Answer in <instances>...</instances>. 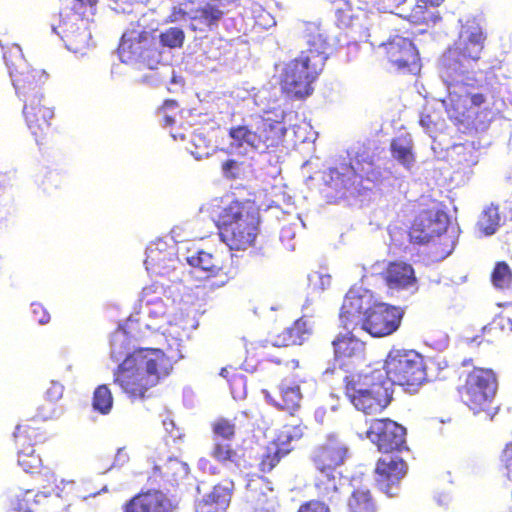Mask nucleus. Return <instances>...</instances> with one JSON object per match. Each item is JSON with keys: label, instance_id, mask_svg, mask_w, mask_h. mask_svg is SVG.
<instances>
[{"label": "nucleus", "instance_id": "f257e3e1", "mask_svg": "<svg viewBox=\"0 0 512 512\" xmlns=\"http://www.w3.org/2000/svg\"><path fill=\"white\" fill-rule=\"evenodd\" d=\"M427 377L423 357L414 350L392 349L382 368L345 376L346 396L364 414L381 412L392 399L394 384L410 394L418 391Z\"/></svg>", "mask_w": 512, "mask_h": 512}, {"label": "nucleus", "instance_id": "f03ea898", "mask_svg": "<svg viewBox=\"0 0 512 512\" xmlns=\"http://www.w3.org/2000/svg\"><path fill=\"white\" fill-rule=\"evenodd\" d=\"M485 36L475 18L461 24L458 40L440 58L439 74L446 88L447 96L441 103L451 120L460 117L470 109L471 97L480 101L482 94H473L477 84L484 79L482 71H475L484 48Z\"/></svg>", "mask_w": 512, "mask_h": 512}, {"label": "nucleus", "instance_id": "7ed1b4c3", "mask_svg": "<svg viewBox=\"0 0 512 512\" xmlns=\"http://www.w3.org/2000/svg\"><path fill=\"white\" fill-rule=\"evenodd\" d=\"M127 324L119 325L111 335V358L120 362L114 381L129 397L144 398L149 388L169 375L171 365L160 349H137L131 346Z\"/></svg>", "mask_w": 512, "mask_h": 512}, {"label": "nucleus", "instance_id": "20e7f679", "mask_svg": "<svg viewBox=\"0 0 512 512\" xmlns=\"http://www.w3.org/2000/svg\"><path fill=\"white\" fill-rule=\"evenodd\" d=\"M294 112H287L280 105L264 110L263 115H250L228 129L230 148L237 154L253 158L254 154L266 155L276 148L291 125Z\"/></svg>", "mask_w": 512, "mask_h": 512}, {"label": "nucleus", "instance_id": "39448f33", "mask_svg": "<svg viewBox=\"0 0 512 512\" xmlns=\"http://www.w3.org/2000/svg\"><path fill=\"white\" fill-rule=\"evenodd\" d=\"M365 436L384 454L376 465V482L382 492L392 497L408 469L407 463L394 453L407 449L406 429L388 418L373 419Z\"/></svg>", "mask_w": 512, "mask_h": 512}, {"label": "nucleus", "instance_id": "423d86ee", "mask_svg": "<svg viewBox=\"0 0 512 512\" xmlns=\"http://www.w3.org/2000/svg\"><path fill=\"white\" fill-rule=\"evenodd\" d=\"M165 52L159 50V43L152 32L142 29L127 30L124 32L118 55L123 63L145 66L150 70L160 69L144 76V81L152 86L165 83L168 79L176 83L174 69L164 64Z\"/></svg>", "mask_w": 512, "mask_h": 512}, {"label": "nucleus", "instance_id": "0eeeda50", "mask_svg": "<svg viewBox=\"0 0 512 512\" xmlns=\"http://www.w3.org/2000/svg\"><path fill=\"white\" fill-rule=\"evenodd\" d=\"M373 162L370 150L364 145L352 146L341 162L323 175L325 185L335 193L332 198H349L362 195L363 175L368 174Z\"/></svg>", "mask_w": 512, "mask_h": 512}, {"label": "nucleus", "instance_id": "6e6552de", "mask_svg": "<svg viewBox=\"0 0 512 512\" xmlns=\"http://www.w3.org/2000/svg\"><path fill=\"white\" fill-rule=\"evenodd\" d=\"M257 218L240 202H233L221 209L215 219L219 236L229 250H245L257 236Z\"/></svg>", "mask_w": 512, "mask_h": 512}, {"label": "nucleus", "instance_id": "1a4fd4ad", "mask_svg": "<svg viewBox=\"0 0 512 512\" xmlns=\"http://www.w3.org/2000/svg\"><path fill=\"white\" fill-rule=\"evenodd\" d=\"M4 60L20 101L26 102L34 96L36 99L44 98L42 85L48 75L44 70L32 69L29 66L19 45L14 44L8 52H5Z\"/></svg>", "mask_w": 512, "mask_h": 512}, {"label": "nucleus", "instance_id": "9d476101", "mask_svg": "<svg viewBox=\"0 0 512 512\" xmlns=\"http://www.w3.org/2000/svg\"><path fill=\"white\" fill-rule=\"evenodd\" d=\"M498 388L495 373L491 369L475 368L467 375L465 385L459 390L462 402L474 414L489 409Z\"/></svg>", "mask_w": 512, "mask_h": 512}, {"label": "nucleus", "instance_id": "9b49d317", "mask_svg": "<svg viewBox=\"0 0 512 512\" xmlns=\"http://www.w3.org/2000/svg\"><path fill=\"white\" fill-rule=\"evenodd\" d=\"M97 2L98 0H75L71 11L60 14V25L52 26V30L61 37L68 49L78 51L89 45L91 32L88 29L87 19L82 17L85 13L83 7L88 6L93 9Z\"/></svg>", "mask_w": 512, "mask_h": 512}, {"label": "nucleus", "instance_id": "f8f14e48", "mask_svg": "<svg viewBox=\"0 0 512 512\" xmlns=\"http://www.w3.org/2000/svg\"><path fill=\"white\" fill-rule=\"evenodd\" d=\"M323 67L315 66L306 52L285 65L281 74V85L287 94L298 99L309 96L313 92L312 83L315 81Z\"/></svg>", "mask_w": 512, "mask_h": 512}, {"label": "nucleus", "instance_id": "ddd939ff", "mask_svg": "<svg viewBox=\"0 0 512 512\" xmlns=\"http://www.w3.org/2000/svg\"><path fill=\"white\" fill-rule=\"evenodd\" d=\"M378 302L370 290L363 287H352L346 293L340 311L339 319L343 328L355 330Z\"/></svg>", "mask_w": 512, "mask_h": 512}, {"label": "nucleus", "instance_id": "4468645a", "mask_svg": "<svg viewBox=\"0 0 512 512\" xmlns=\"http://www.w3.org/2000/svg\"><path fill=\"white\" fill-rule=\"evenodd\" d=\"M215 434L211 456L233 473L246 468V460L234 449L229 441L235 434V426L226 419H220L213 425Z\"/></svg>", "mask_w": 512, "mask_h": 512}, {"label": "nucleus", "instance_id": "2eb2a0df", "mask_svg": "<svg viewBox=\"0 0 512 512\" xmlns=\"http://www.w3.org/2000/svg\"><path fill=\"white\" fill-rule=\"evenodd\" d=\"M371 45L383 47L388 60L399 70L416 74L420 70V58L415 44L406 37L395 35L387 41L377 40L371 34Z\"/></svg>", "mask_w": 512, "mask_h": 512}, {"label": "nucleus", "instance_id": "dca6fc26", "mask_svg": "<svg viewBox=\"0 0 512 512\" xmlns=\"http://www.w3.org/2000/svg\"><path fill=\"white\" fill-rule=\"evenodd\" d=\"M305 429L306 426L302 424L299 418H296L294 415L291 416L290 421L283 426L278 436V443L267 447L262 454L259 463L260 471L264 473L272 471L280 459L289 453L291 443L303 437Z\"/></svg>", "mask_w": 512, "mask_h": 512}, {"label": "nucleus", "instance_id": "f3484780", "mask_svg": "<svg viewBox=\"0 0 512 512\" xmlns=\"http://www.w3.org/2000/svg\"><path fill=\"white\" fill-rule=\"evenodd\" d=\"M403 316L404 311L400 307L378 302L359 328L372 337L389 336L398 330Z\"/></svg>", "mask_w": 512, "mask_h": 512}, {"label": "nucleus", "instance_id": "a211bd4d", "mask_svg": "<svg viewBox=\"0 0 512 512\" xmlns=\"http://www.w3.org/2000/svg\"><path fill=\"white\" fill-rule=\"evenodd\" d=\"M280 400H275L270 395L266 396L267 401L281 410H286L293 416L300 408V402L304 397H311L317 389V382L310 379L285 378L279 384Z\"/></svg>", "mask_w": 512, "mask_h": 512}, {"label": "nucleus", "instance_id": "6ab92c4d", "mask_svg": "<svg viewBox=\"0 0 512 512\" xmlns=\"http://www.w3.org/2000/svg\"><path fill=\"white\" fill-rule=\"evenodd\" d=\"M303 40L306 49V56L315 62V66L324 67L326 60L333 51V38L328 29L319 22H308L304 26Z\"/></svg>", "mask_w": 512, "mask_h": 512}, {"label": "nucleus", "instance_id": "aec40b11", "mask_svg": "<svg viewBox=\"0 0 512 512\" xmlns=\"http://www.w3.org/2000/svg\"><path fill=\"white\" fill-rule=\"evenodd\" d=\"M448 215L441 210H425L419 213L411 226L409 237L411 242L427 244L434 237H439L447 231Z\"/></svg>", "mask_w": 512, "mask_h": 512}, {"label": "nucleus", "instance_id": "412c9836", "mask_svg": "<svg viewBox=\"0 0 512 512\" xmlns=\"http://www.w3.org/2000/svg\"><path fill=\"white\" fill-rule=\"evenodd\" d=\"M501 81L493 72L484 74V79L477 84V88L473 94H482L480 101H474L471 98L472 107H480L482 104L488 103L489 98L493 100V104L501 102L503 106L512 105V82L506 78Z\"/></svg>", "mask_w": 512, "mask_h": 512}, {"label": "nucleus", "instance_id": "4be33fe9", "mask_svg": "<svg viewBox=\"0 0 512 512\" xmlns=\"http://www.w3.org/2000/svg\"><path fill=\"white\" fill-rule=\"evenodd\" d=\"M348 457V448L336 439H329L324 445L313 451L312 459L321 475L336 473V468L343 465Z\"/></svg>", "mask_w": 512, "mask_h": 512}, {"label": "nucleus", "instance_id": "5701e85b", "mask_svg": "<svg viewBox=\"0 0 512 512\" xmlns=\"http://www.w3.org/2000/svg\"><path fill=\"white\" fill-rule=\"evenodd\" d=\"M22 113L28 129L36 141L50 127V120L54 117L53 108L48 106L45 99H36L35 96L23 102Z\"/></svg>", "mask_w": 512, "mask_h": 512}, {"label": "nucleus", "instance_id": "b1692460", "mask_svg": "<svg viewBox=\"0 0 512 512\" xmlns=\"http://www.w3.org/2000/svg\"><path fill=\"white\" fill-rule=\"evenodd\" d=\"M172 500L161 490H148L131 498L124 505V512H172Z\"/></svg>", "mask_w": 512, "mask_h": 512}, {"label": "nucleus", "instance_id": "393cba45", "mask_svg": "<svg viewBox=\"0 0 512 512\" xmlns=\"http://www.w3.org/2000/svg\"><path fill=\"white\" fill-rule=\"evenodd\" d=\"M345 335H339L333 340L332 345L335 354V364L341 370H346L355 361L362 359L365 343L352 334V329Z\"/></svg>", "mask_w": 512, "mask_h": 512}, {"label": "nucleus", "instance_id": "a878e982", "mask_svg": "<svg viewBox=\"0 0 512 512\" xmlns=\"http://www.w3.org/2000/svg\"><path fill=\"white\" fill-rule=\"evenodd\" d=\"M234 488L233 481L225 480L215 485L213 490L207 494L196 507L197 512H226Z\"/></svg>", "mask_w": 512, "mask_h": 512}, {"label": "nucleus", "instance_id": "bb28decb", "mask_svg": "<svg viewBox=\"0 0 512 512\" xmlns=\"http://www.w3.org/2000/svg\"><path fill=\"white\" fill-rule=\"evenodd\" d=\"M385 281L393 290H417L416 277L411 265L404 262L389 263L384 274Z\"/></svg>", "mask_w": 512, "mask_h": 512}, {"label": "nucleus", "instance_id": "cd10ccee", "mask_svg": "<svg viewBox=\"0 0 512 512\" xmlns=\"http://www.w3.org/2000/svg\"><path fill=\"white\" fill-rule=\"evenodd\" d=\"M184 259L189 266L204 273L205 278L217 276L223 269V262L217 255L203 250L189 252Z\"/></svg>", "mask_w": 512, "mask_h": 512}, {"label": "nucleus", "instance_id": "c85d7f7f", "mask_svg": "<svg viewBox=\"0 0 512 512\" xmlns=\"http://www.w3.org/2000/svg\"><path fill=\"white\" fill-rule=\"evenodd\" d=\"M392 157L406 170H410L415 162L413 140L409 133H402L394 138L390 145Z\"/></svg>", "mask_w": 512, "mask_h": 512}, {"label": "nucleus", "instance_id": "c756f323", "mask_svg": "<svg viewBox=\"0 0 512 512\" xmlns=\"http://www.w3.org/2000/svg\"><path fill=\"white\" fill-rule=\"evenodd\" d=\"M309 333L307 320L300 318L292 327L286 328L281 335L277 336L273 344L275 346L301 345Z\"/></svg>", "mask_w": 512, "mask_h": 512}, {"label": "nucleus", "instance_id": "7c9ffc66", "mask_svg": "<svg viewBox=\"0 0 512 512\" xmlns=\"http://www.w3.org/2000/svg\"><path fill=\"white\" fill-rule=\"evenodd\" d=\"M153 35L159 43V50L165 52L164 64L169 65L170 51L165 50V48H168L169 50L181 48L185 40L184 31L179 27H170L159 34L153 33Z\"/></svg>", "mask_w": 512, "mask_h": 512}, {"label": "nucleus", "instance_id": "2f4dec72", "mask_svg": "<svg viewBox=\"0 0 512 512\" xmlns=\"http://www.w3.org/2000/svg\"><path fill=\"white\" fill-rule=\"evenodd\" d=\"M342 485V478L340 476L337 478L336 473L327 476L320 474L316 488L319 496L323 499H327L331 503H336L340 500V489Z\"/></svg>", "mask_w": 512, "mask_h": 512}, {"label": "nucleus", "instance_id": "473e14b6", "mask_svg": "<svg viewBox=\"0 0 512 512\" xmlns=\"http://www.w3.org/2000/svg\"><path fill=\"white\" fill-rule=\"evenodd\" d=\"M224 12L212 4H205L195 11L192 19L205 25L208 30L212 31L218 27L219 21L222 19Z\"/></svg>", "mask_w": 512, "mask_h": 512}, {"label": "nucleus", "instance_id": "72a5a7b5", "mask_svg": "<svg viewBox=\"0 0 512 512\" xmlns=\"http://www.w3.org/2000/svg\"><path fill=\"white\" fill-rule=\"evenodd\" d=\"M349 512H376V504L369 490H355L348 500Z\"/></svg>", "mask_w": 512, "mask_h": 512}, {"label": "nucleus", "instance_id": "f704fd0d", "mask_svg": "<svg viewBox=\"0 0 512 512\" xmlns=\"http://www.w3.org/2000/svg\"><path fill=\"white\" fill-rule=\"evenodd\" d=\"M143 296L140 299V313L147 315L150 319L156 320L163 317L166 313V306L159 297L146 299L148 289H143Z\"/></svg>", "mask_w": 512, "mask_h": 512}, {"label": "nucleus", "instance_id": "c9c22d12", "mask_svg": "<svg viewBox=\"0 0 512 512\" xmlns=\"http://www.w3.org/2000/svg\"><path fill=\"white\" fill-rule=\"evenodd\" d=\"M500 216L498 213V208L491 205L483 210L481 213L477 225L479 229L485 235H492L496 232V229L499 225Z\"/></svg>", "mask_w": 512, "mask_h": 512}, {"label": "nucleus", "instance_id": "e433bc0d", "mask_svg": "<svg viewBox=\"0 0 512 512\" xmlns=\"http://www.w3.org/2000/svg\"><path fill=\"white\" fill-rule=\"evenodd\" d=\"M178 260L179 259L176 258L175 247L171 246L168 252L160 256L159 261L146 262L145 260L144 264L148 271L152 270L155 273L164 274L169 272L170 269H175V264Z\"/></svg>", "mask_w": 512, "mask_h": 512}, {"label": "nucleus", "instance_id": "4c0bfd02", "mask_svg": "<svg viewBox=\"0 0 512 512\" xmlns=\"http://www.w3.org/2000/svg\"><path fill=\"white\" fill-rule=\"evenodd\" d=\"M304 227L305 223L299 215L295 216L292 222L282 226L280 231V241L287 250L293 251L295 249V242H293V240L298 230L303 229Z\"/></svg>", "mask_w": 512, "mask_h": 512}, {"label": "nucleus", "instance_id": "58836bf2", "mask_svg": "<svg viewBox=\"0 0 512 512\" xmlns=\"http://www.w3.org/2000/svg\"><path fill=\"white\" fill-rule=\"evenodd\" d=\"M41 458L35 454L33 446L29 445L18 452V464L27 473L36 472L41 466Z\"/></svg>", "mask_w": 512, "mask_h": 512}, {"label": "nucleus", "instance_id": "ea45409f", "mask_svg": "<svg viewBox=\"0 0 512 512\" xmlns=\"http://www.w3.org/2000/svg\"><path fill=\"white\" fill-rule=\"evenodd\" d=\"M93 408L101 414L110 412L113 405L111 391L106 385H100L96 388L93 396Z\"/></svg>", "mask_w": 512, "mask_h": 512}, {"label": "nucleus", "instance_id": "a19ab883", "mask_svg": "<svg viewBox=\"0 0 512 512\" xmlns=\"http://www.w3.org/2000/svg\"><path fill=\"white\" fill-rule=\"evenodd\" d=\"M491 280L493 285L498 289L508 288L512 282V272L505 262H499L496 264Z\"/></svg>", "mask_w": 512, "mask_h": 512}, {"label": "nucleus", "instance_id": "79ce46f5", "mask_svg": "<svg viewBox=\"0 0 512 512\" xmlns=\"http://www.w3.org/2000/svg\"><path fill=\"white\" fill-rule=\"evenodd\" d=\"M163 474L171 476L173 481L185 477L188 474V465L176 458H170L163 467Z\"/></svg>", "mask_w": 512, "mask_h": 512}, {"label": "nucleus", "instance_id": "37998d69", "mask_svg": "<svg viewBox=\"0 0 512 512\" xmlns=\"http://www.w3.org/2000/svg\"><path fill=\"white\" fill-rule=\"evenodd\" d=\"M413 17L417 19V21H422L426 23L427 25H435L440 19V14L437 10H435V7H427L418 5L414 12Z\"/></svg>", "mask_w": 512, "mask_h": 512}, {"label": "nucleus", "instance_id": "c03bdc74", "mask_svg": "<svg viewBox=\"0 0 512 512\" xmlns=\"http://www.w3.org/2000/svg\"><path fill=\"white\" fill-rule=\"evenodd\" d=\"M367 3V0H345V6L348 7V9H344L342 7V4L339 3V6L336 7L335 13L337 16V21L342 26H348L350 24V20L352 18V15L349 13L353 6H357L358 9H362L360 4Z\"/></svg>", "mask_w": 512, "mask_h": 512}, {"label": "nucleus", "instance_id": "a18cd8bd", "mask_svg": "<svg viewBox=\"0 0 512 512\" xmlns=\"http://www.w3.org/2000/svg\"><path fill=\"white\" fill-rule=\"evenodd\" d=\"M36 497L31 490H27L25 492L20 491L15 494V501L12 500L13 509L18 512H32L30 507V501L32 498Z\"/></svg>", "mask_w": 512, "mask_h": 512}, {"label": "nucleus", "instance_id": "49530a36", "mask_svg": "<svg viewBox=\"0 0 512 512\" xmlns=\"http://www.w3.org/2000/svg\"><path fill=\"white\" fill-rule=\"evenodd\" d=\"M169 248L170 247H168L167 243L163 240H158L155 243H151L146 248V262L159 261L160 256L163 253L168 252Z\"/></svg>", "mask_w": 512, "mask_h": 512}, {"label": "nucleus", "instance_id": "de8ad7c7", "mask_svg": "<svg viewBox=\"0 0 512 512\" xmlns=\"http://www.w3.org/2000/svg\"><path fill=\"white\" fill-rule=\"evenodd\" d=\"M191 142L195 147V150H190V152L196 160L207 158L210 155L208 146H204V148H202V145L205 144V138L201 135H194Z\"/></svg>", "mask_w": 512, "mask_h": 512}, {"label": "nucleus", "instance_id": "09e8293b", "mask_svg": "<svg viewBox=\"0 0 512 512\" xmlns=\"http://www.w3.org/2000/svg\"><path fill=\"white\" fill-rule=\"evenodd\" d=\"M63 391L64 386L60 382L52 380L45 392V398L50 403H55L62 398Z\"/></svg>", "mask_w": 512, "mask_h": 512}, {"label": "nucleus", "instance_id": "8fccbe9b", "mask_svg": "<svg viewBox=\"0 0 512 512\" xmlns=\"http://www.w3.org/2000/svg\"><path fill=\"white\" fill-rule=\"evenodd\" d=\"M107 6L117 13H131L134 3L132 0H105Z\"/></svg>", "mask_w": 512, "mask_h": 512}, {"label": "nucleus", "instance_id": "3c124183", "mask_svg": "<svg viewBox=\"0 0 512 512\" xmlns=\"http://www.w3.org/2000/svg\"><path fill=\"white\" fill-rule=\"evenodd\" d=\"M31 310L34 319L40 324L44 325L50 321V315L46 309L39 303H32Z\"/></svg>", "mask_w": 512, "mask_h": 512}, {"label": "nucleus", "instance_id": "603ef678", "mask_svg": "<svg viewBox=\"0 0 512 512\" xmlns=\"http://www.w3.org/2000/svg\"><path fill=\"white\" fill-rule=\"evenodd\" d=\"M298 512H330V510L323 502L313 500L302 505Z\"/></svg>", "mask_w": 512, "mask_h": 512}, {"label": "nucleus", "instance_id": "864d4df0", "mask_svg": "<svg viewBox=\"0 0 512 512\" xmlns=\"http://www.w3.org/2000/svg\"><path fill=\"white\" fill-rule=\"evenodd\" d=\"M308 280L311 283L315 282V281H319L320 282V289L321 290H325L331 284V277H330V275H327V274L323 275V274H320L318 272H314V273L310 274L308 276Z\"/></svg>", "mask_w": 512, "mask_h": 512}, {"label": "nucleus", "instance_id": "5fc2aeb1", "mask_svg": "<svg viewBox=\"0 0 512 512\" xmlns=\"http://www.w3.org/2000/svg\"><path fill=\"white\" fill-rule=\"evenodd\" d=\"M239 169L238 162L234 159H229L222 164V170L226 177H236V172Z\"/></svg>", "mask_w": 512, "mask_h": 512}, {"label": "nucleus", "instance_id": "6e6d98bb", "mask_svg": "<svg viewBox=\"0 0 512 512\" xmlns=\"http://www.w3.org/2000/svg\"><path fill=\"white\" fill-rule=\"evenodd\" d=\"M129 461V455L125 451V448H118L117 453L114 457L112 467H122Z\"/></svg>", "mask_w": 512, "mask_h": 512}, {"label": "nucleus", "instance_id": "4d7b16f0", "mask_svg": "<svg viewBox=\"0 0 512 512\" xmlns=\"http://www.w3.org/2000/svg\"><path fill=\"white\" fill-rule=\"evenodd\" d=\"M502 461L505 463V467L508 471V477L512 474V443L507 445L503 451Z\"/></svg>", "mask_w": 512, "mask_h": 512}, {"label": "nucleus", "instance_id": "13d9d810", "mask_svg": "<svg viewBox=\"0 0 512 512\" xmlns=\"http://www.w3.org/2000/svg\"><path fill=\"white\" fill-rule=\"evenodd\" d=\"M257 23L265 29L273 27L276 24L274 17L268 12L259 15Z\"/></svg>", "mask_w": 512, "mask_h": 512}, {"label": "nucleus", "instance_id": "bf43d9fd", "mask_svg": "<svg viewBox=\"0 0 512 512\" xmlns=\"http://www.w3.org/2000/svg\"><path fill=\"white\" fill-rule=\"evenodd\" d=\"M159 110L166 113H172L174 116H176L178 103L175 100L168 99L164 102L163 106Z\"/></svg>", "mask_w": 512, "mask_h": 512}, {"label": "nucleus", "instance_id": "052dcab7", "mask_svg": "<svg viewBox=\"0 0 512 512\" xmlns=\"http://www.w3.org/2000/svg\"><path fill=\"white\" fill-rule=\"evenodd\" d=\"M56 409L52 406H49L47 409L45 407H41L38 409L37 416L42 420H48L55 416Z\"/></svg>", "mask_w": 512, "mask_h": 512}, {"label": "nucleus", "instance_id": "680f3d73", "mask_svg": "<svg viewBox=\"0 0 512 512\" xmlns=\"http://www.w3.org/2000/svg\"><path fill=\"white\" fill-rule=\"evenodd\" d=\"M158 117L163 126H171L175 123V116L172 113L158 110Z\"/></svg>", "mask_w": 512, "mask_h": 512}, {"label": "nucleus", "instance_id": "e2e57ef3", "mask_svg": "<svg viewBox=\"0 0 512 512\" xmlns=\"http://www.w3.org/2000/svg\"><path fill=\"white\" fill-rule=\"evenodd\" d=\"M163 426H164L165 430L171 434L172 437H174V438L180 437V435L173 434V430L175 428V423L172 419L163 420Z\"/></svg>", "mask_w": 512, "mask_h": 512}, {"label": "nucleus", "instance_id": "0e129e2a", "mask_svg": "<svg viewBox=\"0 0 512 512\" xmlns=\"http://www.w3.org/2000/svg\"><path fill=\"white\" fill-rule=\"evenodd\" d=\"M420 124L423 128H425L427 133H430L432 131L431 130L432 120L429 115H423L420 119Z\"/></svg>", "mask_w": 512, "mask_h": 512}, {"label": "nucleus", "instance_id": "69168bd1", "mask_svg": "<svg viewBox=\"0 0 512 512\" xmlns=\"http://www.w3.org/2000/svg\"><path fill=\"white\" fill-rule=\"evenodd\" d=\"M253 512H275V509L272 504H267V506L255 508Z\"/></svg>", "mask_w": 512, "mask_h": 512}, {"label": "nucleus", "instance_id": "338daca9", "mask_svg": "<svg viewBox=\"0 0 512 512\" xmlns=\"http://www.w3.org/2000/svg\"><path fill=\"white\" fill-rule=\"evenodd\" d=\"M420 2L424 3V6L429 5L430 7H438L443 0H420Z\"/></svg>", "mask_w": 512, "mask_h": 512}, {"label": "nucleus", "instance_id": "774afa93", "mask_svg": "<svg viewBox=\"0 0 512 512\" xmlns=\"http://www.w3.org/2000/svg\"><path fill=\"white\" fill-rule=\"evenodd\" d=\"M454 245H455V241H451L450 247L447 250L443 251L442 258H445V257L449 256L452 253V251L454 249Z\"/></svg>", "mask_w": 512, "mask_h": 512}]
</instances>
